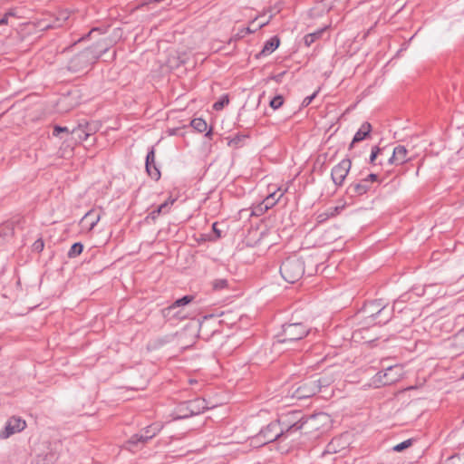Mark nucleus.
<instances>
[{
	"label": "nucleus",
	"mask_w": 464,
	"mask_h": 464,
	"mask_svg": "<svg viewBox=\"0 0 464 464\" xmlns=\"http://www.w3.org/2000/svg\"><path fill=\"white\" fill-rule=\"evenodd\" d=\"M307 420L301 416V412H291L289 420H273L261 429L256 435L251 437V444L259 447L274 441L283 443L294 433L302 430Z\"/></svg>",
	"instance_id": "f257e3e1"
},
{
	"label": "nucleus",
	"mask_w": 464,
	"mask_h": 464,
	"mask_svg": "<svg viewBox=\"0 0 464 464\" xmlns=\"http://www.w3.org/2000/svg\"><path fill=\"white\" fill-rule=\"evenodd\" d=\"M108 51V44L104 40L97 41L72 56L68 62L67 68L70 72L77 73L90 69L98 59Z\"/></svg>",
	"instance_id": "f03ea898"
},
{
	"label": "nucleus",
	"mask_w": 464,
	"mask_h": 464,
	"mask_svg": "<svg viewBox=\"0 0 464 464\" xmlns=\"http://www.w3.org/2000/svg\"><path fill=\"white\" fill-rule=\"evenodd\" d=\"M280 274L290 284L297 282L304 274V260L296 256L287 257L280 266Z\"/></svg>",
	"instance_id": "7ed1b4c3"
},
{
	"label": "nucleus",
	"mask_w": 464,
	"mask_h": 464,
	"mask_svg": "<svg viewBox=\"0 0 464 464\" xmlns=\"http://www.w3.org/2000/svg\"><path fill=\"white\" fill-rule=\"evenodd\" d=\"M310 328L303 323H288L282 325V331L277 334V341L281 343H295L304 338Z\"/></svg>",
	"instance_id": "20e7f679"
},
{
	"label": "nucleus",
	"mask_w": 464,
	"mask_h": 464,
	"mask_svg": "<svg viewBox=\"0 0 464 464\" xmlns=\"http://www.w3.org/2000/svg\"><path fill=\"white\" fill-rule=\"evenodd\" d=\"M157 431L150 426L146 427L140 433L132 435L126 442L127 449L135 452L143 448V446L151 440Z\"/></svg>",
	"instance_id": "39448f33"
},
{
	"label": "nucleus",
	"mask_w": 464,
	"mask_h": 464,
	"mask_svg": "<svg viewBox=\"0 0 464 464\" xmlns=\"http://www.w3.org/2000/svg\"><path fill=\"white\" fill-rule=\"evenodd\" d=\"M317 393V386L314 377L304 380L296 387L293 386L291 396L297 400L307 399Z\"/></svg>",
	"instance_id": "423d86ee"
},
{
	"label": "nucleus",
	"mask_w": 464,
	"mask_h": 464,
	"mask_svg": "<svg viewBox=\"0 0 464 464\" xmlns=\"http://www.w3.org/2000/svg\"><path fill=\"white\" fill-rule=\"evenodd\" d=\"M194 300L193 295H184L181 298L177 299L175 302H173L170 305L165 307L162 309L161 313L163 317L167 321H170L172 319H183L185 318L180 314V311H176L177 308L185 306L188 304H190Z\"/></svg>",
	"instance_id": "0eeeda50"
},
{
	"label": "nucleus",
	"mask_w": 464,
	"mask_h": 464,
	"mask_svg": "<svg viewBox=\"0 0 464 464\" xmlns=\"http://www.w3.org/2000/svg\"><path fill=\"white\" fill-rule=\"evenodd\" d=\"M352 161L350 159H343L337 165H335L331 171V178L335 186H343L350 169Z\"/></svg>",
	"instance_id": "6e6552de"
},
{
	"label": "nucleus",
	"mask_w": 464,
	"mask_h": 464,
	"mask_svg": "<svg viewBox=\"0 0 464 464\" xmlns=\"http://www.w3.org/2000/svg\"><path fill=\"white\" fill-rule=\"evenodd\" d=\"M400 372L398 366H390L384 372H379L374 377V382L382 386L391 385L400 379Z\"/></svg>",
	"instance_id": "1a4fd4ad"
},
{
	"label": "nucleus",
	"mask_w": 464,
	"mask_h": 464,
	"mask_svg": "<svg viewBox=\"0 0 464 464\" xmlns=\"http://www.w3.org/2000/svg\"><path fill=\"white\" fill-rule=\"evenodd\" d=\"M26 427L24 420L19 417H11L5 423V429L0 432V439L6 440L14 433L24 430Z\"/></svg>",
	"instance_id": "9d476101"
},
{
	"label": "nucleus",
	"mask_w": 464,
	"mask_h": 464,
	"mask_svg": "<svg viewBox=\"0 0 464 464\" xmlns=\"http://www.w3.org/2000/svg\"><path fill=\"white\" fill-rule=\"evenodd\" d=\"M372 189L367 179L362 178L352 182L346 188V195L350 198L361 197Z\"/></svg>",
	"instance_id": "9b49d317"
},
{
	"label": "nucleus",
	"mask_w": 464,
	"mask_h": 464,
	"mask_svg": "<svg viewBox=\"0 0 464 464\" xmlns=\"http://www.w3.org/2000/svg\"><path fill=\"white\" fill-rule=\"evenodd\" d=\"M401 301L400 299L396 300L392 305V307H388L387 304L382 303V305L377 309L376 315L374 320L377 321V324H386L389 323L392 316L393 313L396 309V306L398 304H400Z\"/></svg>",
	"instance_id": "f8f14e48"
},
{
	"label": "nucleus",
	"mask_w": 464,
	"mask_h": 464,
	"mask_svg": "<svg viewBox=\"0 0 464 464\" xmlns=\"http://www.w3.org/2000/svg\"><path fill=\"white\" fill-rule=\"evenodd\" d=\"M145 168H146V171H147L148 175L151 179H153L155 180L160 179V171L156 165L154 146L150 147L148 150L146 160H145Z\"/></svg>",
	"instance_id": "ddd939ff"
},
{
	"label": "nucleus",
	"mask_w": 464,
	"mask_h": 464,
	"mask_svg": "<svg viewBox=\"0 0 464 464\" xmlns=\"http://www.w3.org/2000/svg\"><path fill=\"white\" fill-rule=\"evenodd\" d=\"M101 219V213L95 209L89 210L80 220V227L82 231L90 232Z\"/></svg>",
	"instance_id": "4468645a"
},
{
	"label": "nucleus",
	"mask_w": 464,
	"mask_h": 464,
	"mask_svg": "<svg viewBox=\"0 0 464 464\" xmlns=\"http://www.w3.org/2000/svg\"><path fill=\"white\" fill-rule=\"evenodd\" d=\"M186 402L188 406V411H190L189 412L193 415H198L210 408L206 400L200 397L186 401Z\"/></svg>",
	"instance_id": "2eb2a0df"
},
{
	"label": "nucleus",
	"mask_w": 464,
	"mask_h": 464,
	"mask_svg": "<svg viewBox=\"0 0 464 464\" xmlns=\"http://www.w3.org/2000/svg\"><path fill=\"white\" fill-rule=\"evenodd\" d=\"M372 131V125L368 121L363 122L360 129L354 134L351 144L349 145V150L353 148V145L357 142L362 141L370 136Z\"/></svg>",
	"instance_id": "dca6fc26"
},
{
	"label": "nucleus",
	"mask_w": 464,
	"mask_h": 464,
	"mask_svg": "<svg viewBox=\"0 0 464 464\" xmlns=\"http://www.w3.org/2000/svg\"><path fill=\"white\" fill-rule=\"evenodd\" d=\"M280 44V38L277 35L271 37L267 40L263 49L256 55V58H260L261 56H266L273 52H275Z\"/></svg>",
	"instance_id": "f3484780"
},
{
	"label": "nucleus",
	"mask_w": 464,
	"mask_h": 464,
	"mask_svg": "<svg viewBox=\"0 0 464 464\" xmlns=\"http://www.w3.org/2000/svg\"><path fill=\"white\" fill-rule=\"evenodd\" d=\"M408 153V150L403 145H397L393 148V157L396 161V166L403 165L411 160Z\"/></svg>",
	"instance_id": "a211bd4d"
},
{
	"label": "nucleus",
	"mask_w": 464,
	"mask_h": 464,
	"mask_svg": "<svg viewBox=\"0 0 464 464\" xmlns=\"http://www.w3.org/2000/svg\"><path fill=\"white\" fill-rule=\"evenodd\" d=\"M175 202V199L169 198L165 202L161 203L156 208L151 210L148 215L147 218L155 220L160 214H167L170 209V206Z\"/></svg>",
	"instance_id": "6ab92c4d"
},
{
	"label": "nucleus",
	"mask_w": 464,
	"mask_h": 464,
	"mask_svg": "<svg viewBox=\"0 0 464 464\" xmlns=\"http://www.w3.org/2000/svg\"><path fill=\"white\" fill-rule=\"evenodd\" d=\"M382 299L368 301L364 304L362 311L368 317L374 320L377 309L382 305Z\"/></svg>",
	"instance_id": "aec40b11"
},
{
	"label": "nucleus",
	"mask_w": 464,
	"mask_h": 464,
	"mask_svg": "<svg viewBox=\"0 0 464 464\" xmlns=\"http://www.w3.org/2000/svg\"><path fill=\"white\" fill-rule=\"evenodd\" d=\"M284 191L281 188H278L276 191L270 193L266 198L262 201L264 204L263 209H270L273 208L283 197Z\"/></svg>",
	"instance_id": "412c9836"
},
{
	"label": "nucleus",
	"mask_w": 464,
	"mask_h": 464,
	"mask_svg": "<svg viewBox=\"0 0 464 464\" xmlns=\"http://www.w3.org/2000/svg\"><path fill=\"white\" fill-rule=\"evenodd\" d=\"M385 152H386V148L385 147L380 148L378 146H373L372 148V151H371V155H370V159H369V163L371 165H372L373 167L379 166V164H378V161H379L378 158L379 157H382Z\"/></svg>",
	"instance_id": "4be33fe9"
},
{
	"label": "nucleus",
	"mask_w": 464,
	"mask_h": 464,
	"mask_svg": "<svg viewBox=\"0 0 464 464\" xmlns=\"http://www.w3.org/2000/svg\"><path fill=\"white\" fill-rule=\"evenodd\" d=\"M314 382H315V384L317 386V392H321L322 388H326L330 386L334 382V378L333 376L324 374L317 378L314 377Z\"/></svg>",
	"instance_id": "5701e85b"
},
{
	"label": "nucleus",
	"mask_w": 464,
	"mask_h": 464,
	"mask_svg": "<svg viewBox=\"0 0 464 464\" xmlns=\"http://www.w3.org/2000/svg\"><path fill=\"white\" fill-rule=\"evenodd\" d=\"M69 18V14L66 11H63L59 14L56 20L53 24H47L43 26L44 30L54 27H60Z\"/></svg>",
	"instance_id": "b1692460"
},
{
	"label": "nucleus",
	"mask_w": 464,
	"mask_h": 464,
	"mask_svg": "<svg viewBox=\"0 0 464 464\" xmlns=\"http://www.w3.org/2000/svg\"><path fill=\"white\" fill-rule=\"evenodd\" d=\"M188 411V406L186 401L180 402L176 408L177 419H187L191 416H194Z\"/></svg>",
	"instance_id": "393cba45"
},
{
	"label": "nucleus",
	"mask_w": 464,
	"mask_h": 464,
	"mask_svg": "<svg viewBox=\"0 0 464 464\" xmlns=\"http://www.w3.org/2000/svg\"><path fill=\"white\" fill-rule=\"evenodd\" d=\"M71 134L73 136L75 140L83 141L88 139V134H86L84 128L82 127V123H80L76 128H74Z\"/></svg>",
	"instance_id": "a878e982"
},
{
	"label": "nucleus",
	"mask_w": 464,
	"mask_h": 464,
	"mask_svg": "<svg viewBox=\"0 0 464 464\" xmlns=\"http://www.w3.org/2000/svg\"><path fill=\"white\" fill-rule=\"evenodd\" d=\"M190 126L199 133L207 130L208 128L207 122L201 118L193 119L190 122Z\"/></svg>",
	"instance_id": "bb28decb"
},
{
	"label": "nucleus",
	"mask_w": 464,
	"mask_h": 464,
	"mask_svg": "<svg viewBox=\"0 0 464 464\" xmlns=\"http://www.w3.org/2000/svg\"><path fill=\"white\" fill-rule=\"evenodd\" d=\"M83 250V245L81 242H76L72 245L70 250L68 251V256L70 258H73L82 254Z\"/></svg>",
	"instance_id": "cd10ccee"
},
{
	"label": "nucleus",
	"mask_w": 464,
	"mask_h": 464,
	"mask_svg": "<svg viewBox=\"0 0 464 464\" xmlns=\"http://www.w3.org/2000/svg\"><path fill=\"white\" fill-rule=\"evenodd\" d=\"M82 127L85 130L86 134H88V138L96 133L99 130V123L92 121V122H84L82 123Z\"/></svg>",
	"instance_id": "c85d7f7f"
},
{
	"label": "nucleus",
	"mask_w": 464,
	"mask_h": 464,
	"mask_svg": "<svg viewBox=\"0 0 464 464\" xmlns=\"http://www.w3.org/2000/svg\"><path fill=\"white\" fill-rule=\"evenodd\" d=\"M323 33V30L316 31L314 33H311L306 34L304 37V42L306 46H310L312 44H314L319 37L321 36Z\"/></svg>",
	"instance_id": "c756f323"
},
{
	"label": "nucleus",
	"mask_w": 464,
	"mask_h": 464,
	"mask_svg": "<svg viewBox=\"0 0 464 464\" xmlns=\"http://www.w3.org/2000/svg\"><path fill=\"white\" fill-rule=\"evenodd\" d=\"M247 138H248V135L237 134L228 141V145L233 146L235 148L241 147L243 144V141Z\"/></svg>",
	"instance_id": "7c9ffc66"
},
{
	"label": "nucleus",
	"mask_w": 464,
	"mask_h": 464,
	"mask_svg": "<svg viewBox=\"0 0 464 464\" xmlns=\"http://www.w3.org/2000/svg\"><path fill=\"white\" fill-rule=\"evenodd\" d=\"M229 103V97L227 94H224L222 95L218 101H217L214 104H213V109L215 111H221L224 109V107L226 105H227Z\"/></svg>",
	"instance_id": "2f4dec72"
},
{
	"label": "nucleus",
	"mask_w": 464,
	"mask_h": 464,
	"mask_svg": "<svg viewBox=\"0 0 464 464\" xmlns=\"http://www.w3.org/2000/svg\"><path fill=\"white\" fill-rule=\"evenodd\" d=\"M413 443V440L412 439H409V440H406L397 445H395L392 450L396 452H401L403 451L404 450L408 449L409 447H411Z\"/></svg>",
	"instance_id": "473e14b6"
},
{
	"label": "nucleus",
	"mask_w": 464,
	"mask_h": 464,
	"mask_svg": "<svg viewBox=\"0 0 464 464\" xmlns=\"http://www.w3.org/2000/svg\"><path fill=\"white\" fill-rule=\"evenodd\" d=\"M284 103V98L282 95H276L269 102L270 107L273 110L279 109Z\"/></svg>",
	"instance_id": "72a5a7b5"
},
{
	"label": "nucleus",
	"mask_w": 464,
	"mask_h": 464,
	"mask_svg": "<svg viewBox=\"0 0 464 464\" xmlns=\"http://www.w3.org/2000/svg\"><path fill=\"white\" fill-rule=\"evenodd\" d=\"M365 179L369 182V184L374 188L375 184H380L382 180L379 179V175L376 173H369L366 177H364Z\"/></svg>",
	"instance_id": "f704fd0d"
},
{
	"label": "nucleus",
	"mask_w": 464,
	"mask_h": 464,
	"mask_svg": "<svg viewBox=\"0 0 464 464\" xmlns=\"http://www.w3.org/2000/svg\"><path fill=\"white\" fill-rule=\"evenodd\" d=\"M378 164L379 166L382 167H390L393 165L396 166V161L393 157V153L390 157H387L386 160H379Z\"/></svg>",
	"instance_id": "c9c22d12"
},
{
	"label": "nucleus",
	"mask_w": 464,
	"mask_h": 464,
	"mask_svg": "<svg viewBox=\"0 0 464 464\" xmlns=\"http://www.w3.org/2000/svg\"><path fill=\"white\" fill-rule=\"evenodd\" d=\"M227 286V279H216L213 282V288L215 290L224 289Z\"/></svg>",
	"instance_id": "e433bc0d"
},
{
	"label": "nucleus",
	"mask_w": 464,
	"mask_h": 464,
	"mask_svg": "<svg viewBox=\"0 0 464 464\" xmlns=\"http://www.w3.org/2000/svg\"><path fill=\"white\" fill-rule=\"evenodd\" d=\"M71 133V131L69 130V129L67 127H62V126H59V125H55L53 127V135L54 137H59L61 133Z\"/></svg>",
	"instance_id": "4c0bfd02"
},
{
	"label": "nucleus",
	"mask_w": 464,
	"mask_h": 464,
	"mask_svg": "<svg viewBox=\"0 0 464 464\" xmlns=\"http://www.w3.org/2000/svg\"><path fill=\"white\" fill-rule=\"evenodd\" d=\"M167 343H169V336H164V337L157 338L153 342L152 346H153V348H159V347L165 345Z\"/></svg>",
	"instance_id": "58836bf2"
},
{
	"label": "nucleus",
	"mask_w": 464,
	"mask_h": 464,
	"mask_svg": "<svg viewBox=\"0 0 464 464\" xmlns=\"http://www.w3.org/2000/svg\"><path fill=\"white\" fill-rule=\"evenodd\" d=\"M44 247V242L42 238L35 240L34 243L33 244V250L35 252L39 253V252L43 251Z\"/></svg>",
	"instance_id": "ea45409f"
},
{
	"label": "nucleus",
	"mask_w": 464,
	"mask_h": 464,
	"mask_svg": "<svg viewBox=\"0 0 464 464\" xmlns=\"http://www.w3.org/2000/svg\"><path fill=\"white\" fill-rule=\"evenodd\" d=\"M317 93L318 91L314 92L312 95L305 97L303 100L301 106L307 107L312 102V101L316 97Z\"/></svg>",
	"instance_id": "a19ab883"
},
{
	"label": "nucleus",
	"mask_w": 464,
	"mask_h": 464,
	"mask_svg": "<svg viewBox=\"0 0 464 464\" xmlns=\"http://www.w3.org/2000/svg\"><path fill=\"white\" fill-rule=\"evenodd\" d=\"M3 232L5 237H13L14 236V227L12 224H8L3 227Z\"/></svg>",
	"instance_id": "79ce46f5"
},
{
	"label": "nucleus",
	"mask_w": 464,
	"mask_h": 464,
	"mask_svg": "<svg viewBox=\"0 0 464 464\" xmlns=\"http://www.w3.org/2000/svg\"><path fill=\"white\" fill-rule=\"evenodd\" d=\"M264 204L261 202L258 206H256L252 211L253 215L259 216L267 211L268 209H263Z\"/></svg>",
	"instance_id": "37998d69"
},
{
	"label": "nucleus",
	"mask_w": 464,
	"mask_h": 464,
	"mask_svg": "<svg viewBox=\"0 0 464 464\" xmlns=\"http://www.w3.org/2000/svg\"><path fill=\"white\" fill-rule=\"evenodd\" d=\"M285 74V72H282L278 74H276V75H273L271 76V79L274 80L275 82H282V79H283V76Z\"/></svg>",
	"instance_id": "c03bdc74"
},
{
	"label": "nucleus",
	"mask_w": 464,
	"mask_h": 464,
	"mask_svg": "<svg viewBox=\"0 0 464 464\" xmlns=\"http://www.w3.org/2000/svg\"><path fill=\"white\" fill-rule=\"evenodd\" d=\"M267 24H268V22L262 23L256 29H251L250 27H247V28H246V33H254V32H256V29L262 28L265 25H266Z\"/></svg>",
	"instance_id": "a18cd8bd"
},
{
	"label": "nucleus",
	"mask_w": 464,
	"mask_h": 464,
	"mask_svg": "<svg viewBox=\"0 0 464 464\" xmlns=\"http://www.w3.org/2000/svg\"><path fill=\"white\" fill-rule=\"evenodd\" d=\"M212 229H213L214 233L216 234L217 237L220 238L221 237V231L219 229H218L217 223H214L212 225Z\"/></svg>",
	"instance_id": "49530a36"
},
{
	"label": "nucleus",
	"mask_w": 464,
	"mask_h": 464,
	"mask_svg": "<svg viewBox=\"0 0 464 464\" xmlns=\"http://www.w3.org/2000/svg\"><path fill=\"white\" fill-rule=\"evenodd\" d=\"M96 32H97V33H101V29H100V28H98V27H94V28H92V29L89 32V34H88L86 36L82 37L81 40H84L85 38L89 37L92 34L96 33Z\"/></svg>",
	"instance_id": "de8ad7c7"
},
{
	"label": "nucleus",
	"mask_w": 464,
	"mask_h": 464,
	"mask_svg": "<svg viewBox=\"0 0 464 464\" xmlns=\"http://www.w3.org/2000/svg\"><path fill=\"white\" fill-rule=\"evenodd\" d=\"M213 134L212 128H210L205 134V136L208 139H211V136Z\"/></svg>",
	"instance_id": "09e8293b"
},
{
	"label": "nucleus",
	"mask_w": 464,
	"mask_h": 464,
	"mask_svg": "<svg viewBox=\"0 0 464 464\" xmlns=\"http://www.w3.org/2000/svg\"><path fill=\"white\" fill-rule=\"evenodd\" d=\"M5 23H6V18H2V19L0 20V24H5Z\"/></svg>",
	"instance_id": "8fccbe9b"
},
{
	"label": "nucleus",
	"mask_w": 464,
	"mask_h": 464,
	"mask_svg": "<svg viewBox=\"0 0 464 464\" xmlns=\"http://www.w3.org/2000/svg\"><path fill=\"white\" fill-rule=\"evenodd\" d=\"M203 328H204V324L201 323L200 325H199V332H201L203 330Z\"/></svg>",
	"instance_id": "3c124183"
},
{
	"label": "nucleus",
	"mask_w": 464,
	"mask_h": 464,
	"mask_svg": "<svg viewBox=\"0 0 464 464\" xmlns=\"http://www.w3.org/2000/svg\"><path fill=\"white\" fill-rule=\"evenodd\" d=\"M380 160H386L387 157H385V154L382 157H379Z\"/></svg>",
	"instance_id": "603ef678"
},
{
	"label": "nucleus",
	"mask_w": 464,
	"mask_h": 464,
	"mask_svg": "<svg viewBox=\"0 0 464 464\" xmlns=\"http://www.w3.org/2000/svg\"><path fill=\"white\" fill-rule=\"evenodd\" d=\"M459 334H464V327L462 329L459 330Z\"/></svg>",
	"instance_id": "864d4df0"
},
{
	"label": "nucleus",
	"mask_w": 464,
	"mask_h": 464,
	"mask_svg": "<svg viewBox=\"0 0 464 464\" xmlns=\"http://www.w3.org/2000/svg\"><path fill=\"white\" fill-rule=\"evenodd\" d=\"M396 308H398L400 312L402 311V308L399 304L396 306Z\"/></svg>",
	"instance_id": "5fc2aeb1"
},
{
	"label": "nucleus",
	"mask_w": 464,
	"mask_h": 464,
	"mask_svg": "<svg viewBox=\"0 0 464 464\" xmlns=\"http://www.w3.org/2000/svg\"><path fill=\"white\" fill-rule=\"evenodd\" d=\"M393 170L392 169H387L386 172L389 174V173H392Z\"/></svg>",
	"instance_id": "6e6d98bb"
},
{
	"label": "nucleus",
	"mask_w": 464,
	"mask_h": 464,
	"mask_svg": "<svg viewBox=\"0 0 464 464\" xmlns=\"http://www.w3.org/2000/svg\"><path fill=\"white\" fill-rule=\"evenodd\" d=\"M213 317H214L213 315H209V316H205L204 318L208 319V318H213Z\"/></svg>",
	"instance_id": "4d7b16f0"
},
{
	"label": "nucleus",
	"mask_w": 464,
	"mask_h": 464,
	"mask_svg": "<svg viewBox=\"0 0 464 464\" xmlns=\"http://www.w3.org/2000/svg\"><path fill=\"white\" fill-rule=\"evenodd\" d=\"M462 379H464V372H463V374H462Z\"/></svg>",
	"instance_id": "13d9d810"
}]
</instances>
